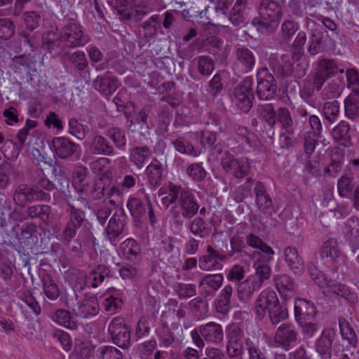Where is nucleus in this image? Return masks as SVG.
<instances>
[{
    "label": "nucleus",
    "instance_id": "obj_1",
    "mask_svg": "<svg viewBox=\"0 0 359 359\" xmlns=\"http://www.w3.org/2000/svg\"><path fill=\"white\" fill-rule=\"evenodd\" d=\"M158 195L164 196L161 198L163 206L168 208L175 204L172 208L179 211L184 219L193 218L198 212L199 205L192 191L181 185L170 184L166 190L161 188Z\"/></svg>",
    "mask_w": 359,
    "mask_h": 359
},
{
    "label": "nucleus",
    "instance_id": "obj_2",
    "mask_svg": "<svg viewBox=\"0 0 359 359\" xmlns=\"http://www.w3.org/2000/svg\"><path fill=\"white\" fill-rule=\"evenodd\" d=\"M283 5L279 0H259L252 25L262 34L273 33L278 27L283 18Z\"/></svg>",
    "mask_w": 359,
    "mask_h": 359
},
{
    "label": "nucleus",
    "instance_id": "obj_3",
    "mask_svg": "<svg viewBox=\"0 0 359 359\" xmlns=\"http://www.w3.org/2000/svg\"><path fill=\"white\" fill-rule=\"evenodd\" d=\"M266 311L272 324L276 325L288 318L287 309L280 303L273 290L262 291L255 301V311L259 319H262Z\"/></svg>",
    "mask_w": 359,
    "mask_h": 359
},
{
    "label": "nucleus",
    "instance_id": "obj_4",
    "mask_svg": "<svg viewBox=\"0 0 359 359\" xmlns=\"http://www.w3.org/2000/svg\"><path fill=\"white\" fill-rule=\"evenodd\" d=\"M195 345L203 348L205 341L212 344H219L223 341L224 332L222 326L215 322L202 325L191 332Z\"/></svg>",
    "mask_w": 359,
    "mask_h": 359
},
{
    "label": "nucleus",
    "instance_id": "obj_5",
    "mask_svg": "<svg viewBox=\"0 0 359 359\" xmlns=\"http://www.w3.org/2000/svg\"><path fill=\"white\" fill-rule=\"evenodd\" d=\"M60 41L70 48L84 46L90 41V36L83 31L81 25L76 22H68L59 31Z\"/></svg>",
    "mask_w": 359,
    "mask_h": 359
},
{
    "label": "nucleus",
    "instance_id": "obj_6",
    "mask_svg": "<svg viewBox=\"0 0 359 359\" xmlns=\"http://www.w3.org/2000/svg\"><path fill=\"white\" fill-rule=\"evenodd\" d=\"M253 79L246 77L234 89L232 99L234 104L243 112H248L252 107L255 99Z\"/></svg>",
    "mask_w": 359,
    "mask_h": 359
},
{
    "label": "nucleus",
    "instance_id": "obj_7",
    "mask_svg": "<svg viewBox=\"0 0 359 359\" xmlns=\"http://www.w3.org/2000/svg\"><path fill=\"white\" fill-rule=\"evenodd\" d=\"M221 165L227 174L238 180L248 176L251 169L247 158H236L229 151L222 154Z\"/></svg>",
    "mask_w": 359,
    "mask_h": 359
},
{
    "label": "nucleus",
    "instance_id": "obj_8",
    "mask_svg": "<svg viewBox=\"0 0 359 359\" xmlns=\"http://www.w3.org/2000/svg\"><path fill=\"white\" fill-rule=\"evenodd\" d=\"M338 72L343 74V69H339L337 62L329 58H323L319 60L317 63L316 72L313 74V85L317 91L321 90L324 83L332 76H334Z\"/></svg>",
    "mask_w": 359,
    "mask_h": 359
},
{
    "label": "nucleus",
    "instance_id": "obj_9",
    "mask_svg": "<svg viewBox=\"0 0 359 359\" xmlns=\"http://www.w3.org/2000/svg\"><path fill=\"white\" fill-rule=\"evenodd\" d=\"M50 198L49 194L45 193L39 186L19 185L13 194V201L20 206L35 201H48Z\"/></svg>",
    "mask_w": 359,
    "mask_h": 359
},
{
    "label": "nucleus",
    "instance_id": "obj_10",
    "mask_svg": "<svg viewBox=\"0 0 359 359\" xmlns=\"http://www.w3.org/2000/svg\"><path fill=\"white\" fill-rule=\"evenodd\" d=\"M257 95L261 100L272 99L277 90V85L273 76L266 67H262L257 74Z\"/></svg>",
    "mask_w": 359,
    "mask_h": 359
},
{
    "label": "nucleus",
    "instance_id": "obj_11",
    "mask_svg": "<svg viewBox=\"0 0 359 359\" xmlns=\"http://www.w3.org/2000/svg\"><path fill=\"white\" fill-rule=\"evenodd\" d=\"M108 332L114 344L126 348L130 344V330L121 317L114 318L108 327Z\"/></svg>",
    "mask_w": 359,
    "mask_h": 359
},
{
    "label": "nucleus",
    "instance_id": "obj_12",
    "mask_svg": "<svg viewBox=\"0 0 359 359\" xmlns=\"http://www.w3.org/2000/svg\"><path fill=\"white\" fill-rule=\"evenodd\" d=\"M226 354L231 359H242L244 353L242 331L238 326H230L226 330Z\"/></svg>",
    "mask_w": 359,
    "mask_h": 359
},
{
    "label": "nucleus",
    "instance_id": "obj_13",
    "mask_svg": "<svg viewBox=\"0 0 359 359\" xmlns=\"http://www.w3.org/2000/svg\"><path fill=\"white\" fill-rule=\"evenodd\" d=\"M234 70L238 74H245L251 72L255 65V56L253 52L244 46L235 49Z\"/></svg>",
    "mask_w": 359,
    "mask_h": 359
},
{
    "label": "nucleus",
    "instance_id": "obj_14",
    "mask_svg": "<svg viewBox=\"0 0 359 359\" xmlns=\"http://www.w3.org/2000/svg\"><path fill=\"white\" fill-rule=\"evenodd\" d=\"M67 295V294L65 297L66 306L69 309L72 308L77 316L86 318L96 316L99 313L100 306L95 296L86 295L81 303L79 304L78 309H75L74 308L75 306L74 302L72 299H68Z\"/></svg>",
    "mask_w": 359,
    "mask_h": 359
},
{
    "label": "nucleus",
    "instance_id": "obj_15",
    "mask_svg": "<svg viewBox=\"0 0 359 359\" xmlns=\"http://www.w3.org/2000/svg\"><path fill=\"white\" fill-rule=\"evenodd\" d=\"M88 151L93 155L112 156L115 149L112 144L104 136L93 134L86 143Z\"/></svg>",
    "mask_w": 359,
    "mask_h": 359
},
{
    "label": "nucleus",
    "instance_id": "obj_16",
    "mask_svg": "<svg viewBox=\"0 0 359 359\" xmlns=\"http://www.w3.org/2000/svg\"><path fill=\"white\" fill-rule=\"evenodd\" d=\"M126 222V215L123 208L117 209L110 218L105 229L106 236L113 245H116V239L121 235Z\"/></svg>",
    "mask_w": 359,
    "mask_h": 359
},
{
    "label": "nucleus",
    "instance_id": "obj_17",
    "mask_svg": "<svg viewBox=\"0 0 359 359\" xmlns=\"http://www.w3.org/2000/svg\"><path fill=\"white\" fill-rule=\"evenodd\" d=\"M245 241L248 246L256 250L251 254L252 259L258 256V257H261V259L265 262H270L272 260L274 251L258 236L255 233H249L246 236Z\"/></svg>",
    "mask_w": 359,
    "mask_h": 359
},
{
    "label": "nucleus",
    "instance_id": "obj_18",
    "mask_svg": "<svg viewBox=\"0 0 359 359\" xmlns=\"http://www.w3.org/2000/svg\"><path fill=\"white\" fill-rule=\"evenodd\" d=\"M50 147L56 156L66 159L76 153L79 145L66 137H54Z\"/></svg>",
    "mask_w": 359,
    "mask_h": 359
},
{
    "label": "nucleus",
    "instance_id": "obj_19",
    "mask_svg": "<svg viewBox=\"0 0 359 359\" xmlns=\"http://www.w3.org/2000/svg\"><path fill=\"white\" fill-rule=\"evenodd\" d=\"M336 336L335 330L331 328L324 329L320 337L316 340L315 348L321 359H331L332 344Z\"/></svg>",
    "mask_w": 359,
    "mask_h": 359
},
{
    "label": "nucleus",
    "instance_id": "obj_20",
    "mask_svg": "<svg viewBox=\"0 0 359 359\" xmlns=\"http://www.w3.org/2000/svg\"><path fill=\"white\" fill-rule=\"evenodd\" d=\"M298 332L293 324L283 323L276 330L275 342L279 346L287 348L297 341Z\"/></svg>",
    "mask_w": 359,
    "mask_h": 359
},
{
    "label": "nucleus",
    "instance_id": "obj_21",
    "mask_svg": "<svg viewBox=\"0 0 359 359\" xmlns=\"http://www.w3.org/2000/svg\"><path fill=\"white\" fill-rule=\"evenodd\" d=\"M316 309L313 302L302 298H297L294 302V318L297 322L314 320Z\"/></svg>",
    "mask_w": 359,
    "mask_h": 359
},
{
    "label": "nucleus",
    "instance_id": "obj_22",
    "mask_svg": "<svg viewBox=\"0 0 359 359\" xmlns=\"http://www.w3.org/2000/svg\"><path fill=\"white\" fill-rule=\"evenodd\" d=\"M150 11L148 0H131L130 8L123 11L121 15L126 20L138 22Z\"/></svg>",
    "mask_w": 359,
    "mask_h": 359
},
{
    "label": "nucleus",
    "instance_id": "obj_23",
    "mask_svg": "<svg viewBox=\"0 0 359 359\" xmlns=\"http://www.w3.org/2000/svg\"><path fill=\"white\" fill-rule=\"evenodd\" d=\"M79 203L86 204L87 202L83 197H79L72 202L69 201L67 203L68 208L67 212L68 214L67 222L80 229L86 221V219L85 212L79 207Z\"/></svg>",
    "mask_w": 359,
    "mask_h": 359
},
{
    "label": "nucleus",
    "instance_id": "obj_24",
    "mask_svg": "<svg viewBox=\"0 0 359 359\" xmlns=\"http://www.w3.org/2000/svg\"><path fill=\"white\" fill-rule=\"evenodd\" d=\"M207 255H203L199 259V266L203 271L219 269L221 264L218 260L224 261L226 256L218 252L211 245L207 247Z\"/></svg>",
    "mask_w": 359,
    "mask_h": 359
},
{
    "label": "nucleus",
    "instance_id": "obj_25",
    "mask_svg": "<svg viewBox=\"0 0 359 359\" xmlns=\"http://www.w3.org/2000/svg\"><path fill=\"white\" fill-rule=\"evenodd\" d=\"M283 255L289 269L294 274L301 275L304 271V264L297 249L294 246H287L284 249Z\"/></svg>",
    "mask_w": 359,
    "mask_h": 359
},
{
    "label": "nucleus",
    "instance_id": "obj_26",
    "mask_svg": "<svg viewBox=\"0 0 359 359\" xmlns=\"http://www.w3.org/2000/svg\"><path fill=\"white\" fill-rule=\"evenodd\" d=\"M163 172V168L161 163L157 159L154 158L145 170L147 182L151 189H156L161 185Z\"/></svg>",
    "mask_w": 359,
    "mask_h": 359
},
{
    "label": "nucleus",
    "instance_id": "obj_27",
    "mask_svg": "<svg viewBox=\"0 0 359 359\" xmlns=\"http://www.w3.org/2000/svg\"><path fill=\"white\" fill-rule=\"evenodd\" d=\"M350 130V124L346 121H341L331 130V135L335 142L343 147H349L352 145Z\"/></svg>",
    "mask_w": 359,
    "mask_h": 359
},
{
    "label": "nucleus",
    "instance_id": "obj_28",
    "mask_svg": "<svg viewBox=\"0 0 359 359\" xmlns=\"http://www.w3.org/2000/svg\"><path fill=\"white\" fill-rule=\"evenodd\" d=\"M208 52L223 62L226 60L230 53V46L216 36H210L206 39Z\"/></svg>",
    "mask_w": 359,
    "mask_h": 359
},
{
    "label": "nucleus",
    "instance_id": "obj_29",
    "mask_svg": "<svg viewBox=\"0 0 359 359\" xmlns=\"http://www.w3.org/2000/svg\"><path fill=\"white\" fill-rule=\"evenodd\" d=\"M223 280L221 273L208 274L199 283V287L205 296L212 295L221 287Z\"/></svg>",
    "mask_w": 359,
    "mask_h": 359
},
{
    "label": "nucleus",
    "instance_id": "obj_30",
    "mask_svg": "<svg viewBox=\"0 0 359 359\" xmlns=\"http://www.w3.org/2000/svg\"><path fill=\"white\" fill-rule=\"evenodd\" d=\"M95 90L104 95H111L117 88L116 79L106 74L103 76H97L93 82Z\"/></svg>",
    "mask_w": 359,
    "mask_h": 359
},
{
    "label": "nucleus",
    "instance_id": "obj_31",
    "mask_svg": "<svg viewBox=\"0 0 359 359\" xmlns=\"http://www.w3.org/2000/svg\"><path fill=\"white\" fill-rule=\"evenodd\" d=\"M233 287L231 285H226L220 291L215 299V309L217 313L225 315L231 308V298Z\"/></svg>",
    "mask_w": 359,
    "mask_h": 359
},
{
    "label": "nucleus",
    "instance_id": "obj_32",
    "mask_svg": "<svg viewBox=\"0 0 359 359\" xmlns=\"http://www.w3.org/2000/svg\"><path fill=\"white\" fill-rule=\"evenodd\" d=\"M66 276L68 281L73 288L75 298L77 299L78 295L76 292L83 290L86 286L87 275L82 270L72 269L67 271Z\"/></svg>",
    "mask_w": 359,
    "mask_h": 359
},
{
    "label": "nucleus",
    "instance_id": "obj_33",
    "mask_svg": "<svg viewBox=\"0 0 359 359\" xmlns=\"http://www.w3.org/2000/svg\"><path fill=\"white\" fill-rule=\"evenodd\" d=\"M262 285L255 281V278L248 277L247 279L241 282L237 288V294L239 299L242 302L248 301L254 294L258 290Z\"/></svg>",
    "mask_w": 359,
    "mask_h": 359
},
{
    "label": "nucleus",
    "instance_id": "obj_34",
    "mask_svg": "<svg viewBox=\"0 0 359 359\" xmlns=\"http://www.w3.org/2000/svg\"><path fill=\"white\" fill-rule=\"evenodd\" d=\"M151 156V151L147 146H137L130 149L129 159L137 168L141 169Z\"/></svg>",
    "mask_w": 359,
    "mask_h": 359
},
{
    "label": "nucleus",
    "instance_id": "obj_35",
    "mask_svg": "<svg viewBox=\"0 0 359 359\" xmlns=\"http://www.w3.org/2000/svg\"><path fill=\"white\" fill-rule=\"evenodd\" d=\"M187 229L192 235L201 239L208 238L212 231L211 227L203 219L199 217H196L189 221L187 224Z\"/></svg>",
    "mask_w": 359,
    "mask_h": 359
},
{
    "label": "nucleus",
    "instance_id": "obj_36",
    "mask_svg": "<svg viewBox=\"0 0 359 359\" xmlns=\"http://www.w3.org/2000/svg\"><path fill=\"white\" fill-rule=\"evenodd\" d=\"M320 255L322 258L330 257L332 262H337L341 255V250L337 239L330 238L325 241L320 249Z\"/></svg>",
    "mask_w": 359,
    "mask_h": 359
},
{
    "label": "nucleus",
    "instance_id": "obj_37",
    "mask_svg": "<svg viewBox=\"0 0 359 359\" xmlns=\"http://www.w3.org/2000/svg\"><path fill=\"white\" fill-rule=\"evenodd\" d=\"M339 325L342 339L346 341L349 346L355 348L358 344V338L348 321L344 318H339Z\"/></svg>",
    "mask_w": 359,
    "mask_h": 359
},
{
    "label": "nucleus",
    "instance_id": "obj_38",
    "mask_svg": "<svg viewBox=\"0 0 359 359\" xmlns=\"http://www.w3.org/2000/svg\"><path fill=\"white\" fill-rule=\"evenodd\" d=\"M325 46L324 34L320 30L314 29L309 38L308 52L311 55H316L319 53L324 52Z\"/></svg>",
    "mask_w": 359,
    "mask_h": 359
},
{
    "label": "nucleus",
    "instance_id": "obj_39",
    "mask_svg": "<svg viewBox=\"0 0 359 359\" xmlns=\"http://www.w3.org/2000/svg\"><path fill=\"white\" fill-rule=\"evenodd\" d=\"M269 262L264 261L261 257H258L253 264L255 275L250 277L255 278V281L259 283L260 285H262L263 283L271 276V270L268 264Z\"/></svg>",
    "mask_w": 359,
    "mask_h": 359
},
{
    "label": "nucleus",
    "instance_id": "obj_40",
    "mask_svg": "<svg viewBox=\"0 0 359 359\" xmlns=\"http://www.w3.org/2000/svg\"><path fill=\"white\" fill-rule=\"evenodd\" d=\"M345 115L354 120L359 117V93L351 92L344 100Z\"/></svg>",
    "mask_w": 359,
    "mask_h": 359
},
{
    "label": "nucleus",
    "instance_id": "obj_41",
    "mask_svg": "<svg viewBox=\"0 0 359 359\" xmlns=\"http://www.w3.org/2000/svg\"><path fill=\"white\" fill-rule=\"evenodd\" d=\"M254 193L256 197V203L261 210H265L271 206V198L262 182H257Z\"/></svg>",
    "mask_w": 359,
    "mask_h": 359
},
{
    "label": "nucleus",
    "instance_id": "obj_42",
    "mask_svg": "<svg viewBox=\"0 0 359 359\" xmlns=\"http://www.w3.org/2000/svg\"><path fill=\"white\" fill-rule=\"evenodd\" d=\"M42 286L45 295L50 300H55L60 296V289L53 278L46 274L42 278Z\"/></svg>",
    "mask_w": 359,
    "mask_h": 359
},
{
    "label": "nucleus",
    "instance_id": "obj_43",
    "mask_svg": "<svg viewBox=\"0 0 359 359\" xmlns=\"http://www.w3.org/2000/svg\"><path fill=\"white\" fill-rule=\"evenodd\" d=\"M231 250L227 252L228 257L238 254L241 257H248L252 259V255L247 251V247L243 239L238 235H234L230 238Z\"/></svg>",
    "mask_w": 359,
    "mask_h": 359
},
{
    "label": "nucleus",
    "instance_id": "obj_44",
    "mask_svg": "<svg viewBox=\"0 0 359 359\" xmlns=\"http://www.w3.org/2000/svg\"><path fill=\"white\" fill-rule=\"evenodd\" d=\"M105 136L111 140L116 147L124 150L126 146V137L125 131L118 127H111L107 129Z\"/></svg>",
    "mask_w": 359,
    "mask_h": 359
},
{
    "label": "nucleus",
    "instance_id": "obj_45",
    "mask_svg": "<svg viewBox=\"0 0 359 359\" xmlns=\"http://www.w3.org/2000/svg\"><path fill=\"white\" fill-rule=\"evenodd\" d=\"M105 136L111 140L116 147L124 150L126 146V137L125 131L118 127H111L107 129Z\"/></svg>",
    "mask_w": 359,
    "mask_h": 359
},
{
    "label": "nucleus",
    "instance_id": "obj_46",
    "mask_svg": "<svg viewBox=\"0 0 359 359\" xmlns=\"http://www.w3.org/2000/svg\"><path fill=\"white\" fill-rule=\"evenodd\" d=\"M257 114L271 128L274 127L276 121V112L272 104H259L257 107Z\"/></svg>",
    "mask_w": 359,
    "mask_h": 359
},
{
    "label": "nucleus",
    "instance_id": "obj_47",
    "mask_svg": "<svg viewBox=\"0 0 359 359\" xmlns=\"http://www.w3.org/2000/svg\"><path fill=\"white\" fill-rule=\"evenodd\" d=\"M354 177L352 175H343L337 182V190L340 197L348 198L356 186L353 183Z\"/></svg>",
    "mask_w": 359,
    "mask_h": 359
},
{
    "label": "nucleus",
    "instance_id": "obj_48",
    "mask_svg": "<svg viewBox=\"0 0 359 359\" xmlns=\"http://www.w3.org/2000/svg\"><path fill=\"white\" fill-rule=\"evenodd\" d=\"M54 322L69 330L76 327V323L70 313L65 309H57L52 317Z\"/></svg>",
    "mask_w": 359,
    "mask_h": 359
},
{
    "label": "nucleus",
    "instance_id": "obj_49",
    "mask_svg": "<svg viewBox=\"0 0 359 359\" xmlns=\"http://www.w3.org/2000/svg\"><path fill=\"white\" fill-rule=\"evenodd\" d=\"M194 61L196 64L198 72L202 76H207L210 75L215 69V62L209 56H198Z\"/></svg>",
    "mask_w": 359,
    "mask_h": 359
},
{
    "label": "nucleus",
    "instance_id": "obj_50",
    "mask_svg": "<svg viewBox=\"0 0 359 359\" xmlns=\"http://www.w3.org/2000/svg\"><path fill=\"white\" fill-rule=\"evenodd\" d=\"M11 69L16 74L20 75L29 74L30 60L26 55L15 57L10 65Z\"/></svg>",
    "mask_w": 359,
    "mask_h": 359
},
{
    "label": "nucleus",
    "instance_id": "obj_51",
    "mask_svg": "<svg viewBox=\"0 0 359 359\" xmlns=\"http://www.w3.org/2000/svg\"><path fill=\"white\" fill-rule=\"evenodd\" d=\"M277 121L281 128L288 134H293V120L289 109L286 107H280L277 111Z\"/></svg>",
    "mask_w": 359,
    "mask_h": 359
},
{
    "label": "nucleus",
    "instance_id": "obj_52",
    "mask_svg": "<svg viewBox=\"0 0 359 359\" xmlns=\"http://www.w3.org/2000/svg\"><path fill=\"white\" fill-rule=\"evenodd\" d=\"M110 275V269L105 265L100 264L93 269L90 273V278H92L93 282L90 283V287L93 288L97 287Z\"/></svg>",
    "mask_w": 359,
    "mask_h": 359
},
{
    "label": "nucleus",
    "instance_id": "obj_53",
    "mask_svg": "<svg viewBox=\"0 0 359 359\" xmlns=\"http://www.w3.org/2000/svg\"><path fill=\"white\" fill-rule=\"evenodd\" d=\"M88 168L83 165L76 166L73 171L72 184L79 191H82L86 185Z\"/></svg>",
    "mask_w": 359,
    "mask_h": 359
},
{
    "label": "nucleus",
    "instance_id": "obj_54",
    "mask_svg": "<svg viewBox=\"0 0 359 359\" xmlns=\"http://www.w3.org/2000/svg\"><path fill=\"white\" fill-rule=\"evenodd\" d=\"M275 283L277 290L283 296L286 297L288 292H292L294 290V282L286 274L276 276L275 277Z\"/></svg>",
    "mask_w": 359,
    "mask_h": 359
},
{
    "label": "nucleus",
    "instance_id": "obj_55",
    "mask_svg": "<svg viewBox=\"0 0 359 359\" xmlns=\"http://www.w3.org/2000/svg\"><path fill=\"white\" fill-rule=\"evenodd\" d=\"M179 299H188L196 294V286L191 283H175L172 286Z\"/></svg>",
    "mask_w": 359,
    "mask_h": 359
},
{
    "label": "nucleus",
    "instance_id": "obj_56",
    "mask_svg": "<svg viewBox=\"0 0 359 359\" xmlns=\"http://www.w3.org/2000/svg\"><path fill=\"white\" fill-rule=\"evenodd\" d=\"M122 251L128 260L133 261L140 254V248L134 239L128 238L122 244Z\"/></svg>",
    "mask_w": 359,
    "mask_h": 359
},
{
    "label": "nucleus",
    "instance_id": "obj_57",
    "mask_svg": "<svg viewBox=\"0 0 359 359\" xmlns=\"http://www.w3.org/2000/svg\"><path fill=\"white\" fill-rule=\"evenodd\" d=\"M69 133L78 140H83L88 132V127L83 125L76 118H71L68 123Z\"/></svg>",
    "mask_w": 359,
    "mask_h": 359
},
{
    "label": "nucleus",
    "instance_id": "obj_58",
    "mask_svg": "<svg viewBox=\"0 0 359 359\" xmlns=\"http://www.w3.org/2000/svg\"><path fill=\"white\" fill-rule=\"evenodd\" d=\"M252 181V178L248 177L243 185L238 187L233 191L232 197L236 203L243 202L245 198L251 195Z\"/></svg>",
    "mask_w": 359,
    "mask_h": 359
},
{
    "label": "nucleus",
    "instance_id": "obj_59",
    "mask_svg": "<svg viewBox=\"0 0 359 359\" xmlns=\"http://www.w3.org/2000/svg\"><path fill=\"white\" fill-rule=\"evenodd\" d=\"M175 149L180 153L189 156H196L193 144L184 137H179L172 142Z\"/></svg>",
    "mask_w": 359,
    "mask_h": 359
},
{
    "label": "nucleus",
    "instance_id": "obj_60",
    "mask_svg": "<svg viewBox=\"0 0 359 359\" xmlns=\"http://www.w3.org/2000/svg\"><path fill=\"white\" fill-rule=\"evenodd\" d=\"M22 149L18 143L6 140L1 148V151L7 159L13 161L17 158Z\"/></svg>",
    "mask_w": 359,
    "mask_h": 359
},
{
    "label": "nucleus",
    "instance_id": "obj_61",
    "mask_svg": "<svg viewBox=\"0 0 359 359\" xmlns=\"http://www.w3.org/2000/svg\"><path fill=\"white\" fill-rule=\"evenodd\" d=\"M98 359H123L120 350L112 346H102L97 350Z\"/></svg>",
    "mask_w": 359,
    "mask_h": 359
},
{
    "label": "nucleus",
    "instance_id": "obj_62",
    "mask_svg": "<svg viewBox=\"0 0 359 359\" xmlns=\"http://www.w3.org/2000/svg\"><path fill=\"white\" fill-rule=\"evenodd\" d=\"M131 215L134 218H140L146 212L144 203L138 198H130L127 203Z\"/></svg>",
    "mask_w": 359,
    "mask_h": 359
},
{
    "label": "nucleus",
    "instance_id": "obj_63",
    "mask_svg": "<svg viewBox=\"0 0 359 359\" xmlns=\"http://www.w3.org/2000/svg\"><path fill=\"white\" fill-rule=\"evenodd\" d=\"M69 61L79 72L84 71L88 66V61L84 52L78 50L72 53Z\"/></svg>",
    "mask_w": 359,
    "mask_h": 359
},
{
    "label": "nucleus",
    "instance_id": "obj_64",
    "mask_svg": "<svg viewBox=\"0 0 359 359\" xmlns=\"http://www.w3.org/2000/svg\"><path fill=\"white\" fill-rule=\"evenodd\" d=\"M187 175L195 182H201L206 177V171L202 165V163L191 164L186 170Z\"/></svg>",
    "mask_w": 359,
    "mask_h": 359
}]
</instances>
